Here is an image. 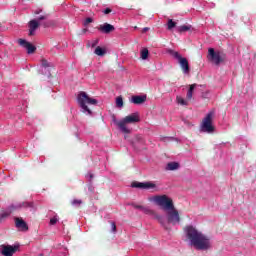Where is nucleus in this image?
Returning a JSON list of instances; mask_svg holds the SVG:
<instances>
[{"mask_svg": "<svg viewBox=\"0 0 256 256\" xmlns=\"http://www.w3.org/2000/svg\"><path fill=\"white\" fill-rule=\"evenodd\" d=\"M186 236L191 245L195 247V249H198V251H207V249L211 247L209 238L193 226L186 227Z\"/></svg>", "mask_w": 256, "mask_h": 256, "instance_id": "1", "label": "nucleus"}, {"mask_svg": "<svg viewBox=\"0 0 256 256\" xmlns=\"http://www.w3.org/2000/svg\"><path fill=\"white\" fill-rule=\"evenodd\" d=\"M91 179H93V175H90Z\"/></svg>", "mask_w": 256, "mask_h": 256, "instance_id": "42", "label": "nucleus"}, {"mask_svg": "<svg viewBox=\"0 0 256 256\" xmlns=\"http://www.w3.org/2000/svg\"><path fill=\"white\" fill-rule=\"evenodd\" d=\"M166 53H168V55H171V57H173L174 59H177V61H179V59L182 57L181 54H179V52L173 49L166 50Z\"/></svg>", "mask_w": 256, "mask_h": 256, "instance_id": "17", "label": "nucleus"}, {"mask_svg": "<svg viewBox=\"0 0 256 256\" xmlns=\"http://www.w3.org/2000/svg\"><path fill=\"white\" fill-rule=\"evenodd\" d=\"M97 43H98V41L94 42V43L92 44V47H95V45H97Z\"/></svg>", "mask_w": 256, "mask_h": 256, "instance_id": "40", "label": "nucleus"}, {"mask_svg": "<svg viewBox=\"0 0 256 256\" xmlns=\"http://www.w3.org/2000/svg\"><path fill=\"white\" fill-rule=\"evenodd\" d=\"M141 119L139 118V113L135 112L126 116L123 120L116 123L117 127L122 131V133L129 134L131 129L127 127L128 123H139Z\"/></svg>", "mask_w": 256, "mask_h": 256, "instance_id": "3", "label": "nucleus"}, {"mask_svg": "<svg viewBox=\"0 0 256 256\" xmlns=\"http://www.w3.org/2000/svg\"><path fill=\"white\" fill-rule=\"evenodd\" d=\"M83 33H87V29H84V30H83Z\"/></svg>", "mask_w": 256, "mask_h": 256, "instance_id": "41", "label": "nucleus"}, {"mask_svg": "<svg viewBox=\"0 0 256 256\" xmlns=\"http://www.w3.org/2000/svg\"><path fill=\"white\" fill-rule=\"evenodd\" d=\"M134 209H140L141 211L143 210V206L141 205H137V204H133Z\"/></svg>", "mask_w": 256, "mask_h": 256, "instance_id": "37", "label": "nucleus"}, {"mask_svg": "<svg viewBox=\"0 0 256 256\" xmlns=\"http://www.w3.org/2000/svg\"><path fill=\"white\" fill-rule=\"evenodd\" d=\"M147 31H149V27L143 28L142 33H147Z\"/></svg>", "mask_w": 256, "mask_h": 256, "instance_id": "38", "label": "nucleus"}, {"mask_svg": "<svg viewBox=\"0 0 256 256\" xmlns=\"http://www.w3.org/2000/svg\"><path fill=\"white\" fill-rule=\"evenodd\" d=\"M131 187H133L134 189H155L157 187V185H155V183H153V182L134 181V182H132Z\"/></svg>", "mask_w": 256, "mask_h": 256, "instance_id": "9", "label": "nucleus"}, {"mask_svg": "<svg viewBox=\"0 0 256 256\" xmlns=\"http://www.w3.org/2000/svg\"><path fill=\"white\" fill-rule=\"evenodd\" d=\"M45 19H47V14H44V15L39 16V17L36 19V21H38V23H39V21H45Z\"/></svg>", "mask_w": 256, "mask_h": 256, "instance_id": "30", "label": "nucleus"}, {"mask_svg": "<svg viewBox=\"0 0 256 256\" xmlns=\"http://www.w3.org/2000/svg\"><path fill=\"white\" fill-rule=\"evenodd\" d=\"M97 29H98V31H100V33L109 35V33H113V31H115V26H113L109 23H104V24H101Z\"/></svg>", "mask_w": 256, "mask_h": 256, "instance_id": "11", "label": "nucleus"}, {"mask_svg": "<svg viewBox=\"0 0 256 256\" xmlns=\"http://www.w3.org/2000/svg\"><path fill=\"white\" fill-rule=\"evenodd\" d=\"M43 10H36L35 12H34V15H39V13H41Z\"/></svg>", "mask_w": 256, "mask_h": 256, "instance_id": "39", "label": "nucleus"}, {"mask_svg": "<svg viewBox=\"0 0 256 256\" xmlns=\"http://www.w3.org/2000/svg\"><path fill=\"white\" fill-rule=\"evenodd\" d=\"M111 228L113 233L117 231V225L115 224V222H111Z\"/></svg>", "mask_w": 256, "mask_h": 256, "instance_id": "35", "label": "nucleus"}, {"mask_svg": "<svg viewBox=\"0 0 256 256\" xmlns=\"http://www.w3.org/2000/svg\"><path fill=\"white\" fill-rule=\"evenodd\" d=\"M178 63L183 71V73H189L190 68H189V61L187 60V58H183L181 57L179 60H178Z\"/></svg>", "mask_w": 256, "mask_h": 256, "instance_id": "14", "label": "nucleus"}, {"mask_svg": "<svg viewBox=\"0 0 256 256\" xmlns=\"http://www.w3.org/2000/svg\"><path fill=\"white\" fill-rule=\"evenodd\" d=\"M142 212L145 213L146 215H153V211L149 208H146L143 206Z\"/></svg>", "mask_w": 256, "mask_h": 256, "instance_id": "29", "label": "nucleus"}, {"mask_svg": "<svg viewBox=\"0 0 256 256\" xmlns=\"http://www.w3.org/2000/svg\"><path fill=\"white\" fill-rule=\"evenodd\" d=\"M213 115L214 112L211 111L203 119L201 131H203L204 133H213L215 131V127L213 126Z\"/></svg>", "mask_w": 256, "mask_h": 256, "instance_id": "5", "label": "nucleus"}, {"mask_svg": "<svg viewBox=\"0 0 256 256\" xmlns=\"http://www.w3.org/2000/svg\"><path fill=\"white\" fill-rule=\"evenodd\" d=\"M18 43L21 47H24V49L27 50L28 55H31L35 53V51H37V47H35V45L31 44L25 39H19Z\"/></svg>", "mask_w": 256, "mask_h": 256, "instance_id": "10", "label": "nucleus"}, {"mask_svg": "<svg viewBox=\"0 0 256 256\" xmlns=\"http://www.w3.org/2000/svg\"><path fill=\"white\" fill-rule=\"evenodd\" d=\"M89 23H93V18H86L84 21V26L87 27V25H89Z\"/></svg>", "mask_w": 256, "mask_h": 256, "instance_id": "31", "label": "nucleus"}, {"mask_svg": "<svg viewBox=\"0 0 256 256\" xmlns=\"http://www.w3.org/2000/svg\"><path fill=\"white\" fill-rule=\"evenodd\" d=\"M195 87H197V84L190 85L186 95L188 101H191V99H193V91H195Z\"/></svg>", "mask_w": 256, "mask_h": 256, "instance_id": "19", "label": "nucleus"}, {"mask_svg": "<svg viewBox=\"0 0 256 256\" xmlns=\"http://www.w3.org/2000/svg\"><path fill=\"white\" fill-rule=\"evenodd\" d=\"M177 27V23L174 22L172 19L168 20V30L171 31V29Z\"/></svg>", "mask_w": 256, "mask_h": 256, "instance_id": "25", "label": "nucleus"}, {"mask_svg": "<svg viewBox=\"0 0 256 256\" xmlns=\"http://www.w3.org/2000/svg\"><path fill=\"white\" fill-rule=\"evenodd\" d=\"M94 53L95 55H98V57H103L104 55H106L107 50H105V48H102L101 46H97Z\"/></svg>", "mask_w": 256, "mask_h": 256, "instance_id": "18", "label": "nucleus"}, {"mask_svg": "<svg viewBox=\"0 0 256 256\" xmlns=\"http://www.w3.org/2000/svg\"><path fill=\"white\" fill-rule=\"evenodd\" d=\"M14 221L17 229H20V231H29V226L27 225V222L23 220V218L16 217L14 218Z\"/></svg>", "mask_w": 256, "mask_h": 256, "instance_id": "12", "label": "nucleus"}, {"mask_svg": "<svg viewBox=\"0 0 256 256\" xmlns=\"http://www.w3.org/2000/svg\"><path fill=\"white\" fill-rule=\"evenodd\" d=\"M113 10H111V8H106L103 13L104 15H109V13H111Z\"/></svg>", "mask_w": 256, "mask_h": 256, "instance_id": "36", "label": "nucleus"}, {"mask_svg": "<svg viewBox=\"0 0 256 256\" xmlns=\"http://www.w3.org/2000/svg\"><path fill=\"white\" fill-rule=\"evenodd\" d=\"M0 253L3 256H13L17 251H19V246L18 245H1L0 246Z\"/></svg>", "mask_w": 256, "mask_h": 256, "instance_id": "7", "label": "nucleus"}, {"mask_svg": "<svg viewBox=\"0 0 256 256\" xmlns=\"http://www.w3.org/2000/svg\"><path fill=\"white\" fill-rule=\"evenodd\" d=\"M42 67H51V65L49 64V62L45 59L42 60Z\"/></svg>", "mask_w": 256, "mask_h": 256, "instance_id": "34", "label": "nucleus"}, {"mask_svg": "<svg viewBox=\"0 0 256 256\" xmlns=\"http://www.w3.org/2000/svg\"><path fill=\"white\" fill-rule=\"evenodd\" d=\"M133 143H140L141 145H143V143H145V141L143 140V137L141 135H136Z\"/></svg>", "mask_w": 256, "mask_h": 256, "instance_id": "23", "label": "nucleus"}, {"mask_svg": "<svg viewBox=\"0 0 256 256\" xmlns=\"http://www.w3.org/2000/svg\"><path fill=\"white\" fill-rule=\"evenodd\" d=\"M20 207H30V208H34L35 205L33 202H24L22 203V205H20Z\"/></svg>", "mask_w": 256, "mask_h": 256, "instance_id": "28", "label": "nucleus"}, {"mask_svg": "<svg viewBox=\"0 0 256 256\" xmlns=\"http://www.w3.org/2000/svg\"><path fill=\"white\" fill-rule=\"evenodd\" d=\"M154 203L161 207L165 211H170V209H174L175 205L173 204V199H171L167 195H157L153 197Z\"/></svg>", "mask_w": 256, "mask_h": 256, "instance_id": "4", "label": "nucleus"}, {"mask_svg": "<svg viewBox=\"0 0 256 256\" xmlns=\"http://www.w3.org/2000/svg\"><path fill=\"white\" fill-rule=\"evenodd\" d=\"M167 221L172 225H177V223L181 221V218L179 217V211L175 210V208L170 209V211L167 213Z\"/></svg>", "mask_w": 256, "mask_h": 256, "instance_id": "8", "label": "nucleus"}, {"mask_svg": "<svg viewBox=\"0 0 256 256\" xmlns=\"http://www.w3.org/2000/svg\"><path fill=\"white\" fill-rule=\"evenodd\" d=\"M208 60H210L211 63H214V65H221L223 61H225V54L217 51L215 52V49L209 48L208 49Z\"/></svg>", "mask_w": 256, "mask_h": 256, "instance_id": "6", "label": "nucleus"}, {"mask_svg": "<svg viewBox=\"0 0 256 256\" xmlns=\"http://www.w3.org/2000/svg\"><path fill=\"white\" fill-rule=\"evenodd\" d=\"M116 106L119 107V108L123 107V97L118 96L116 98Z\"/></svg>", "mask_w": 256, "mask_h": 256, "instance_id": "26", "label": "nucleus"}, {"mask_svg": "<svg viewBox=\"0 0 256 256\" xmlns=\"http://www.w3.org/2000/svg\"><path fill=\"white\" fill-rule=\"evenodd\" d=\"M78 103L83 113L91 115L93 112L87 105H97V99L89 97V95H87L85 92H80L78 95Z\"/></svg>", "mask_w": 256, "mask_h": 256, "instance_id": "2", "label": "nucleus"}, {"mask_svg": "<svg viewBox=\"0 0 256 256\" xmlns=\"http://www.w3.org/2000/svg\"><path fill=\"white\" fill-rule=\"evenodd\" d=\"M9 215H11V212H3L0 216V221H5Z\"/></svg>", "mask_w": 256, "mask_h": 256, "instance_id": "27", "label": "nucleus"}, {"mask_svg": "<svg viewBox=\"0 0 256 256\" xmlns=\"http://www.w3.org/2000/svg\"><path fill=\"white\" fill-rule=\"evenodd\" d=\"M57 221H59L56 217L50 219V225H57Z\"/></svg>", "mask_w": 256, "mask_h": 256, "instance_id": "33", "label": "nucleus"}, {"mask_svg": "<svg viewBox=\"0 0 256 256\" xmlns=\"http://www.w3.org/2000/svg\"><path fill=\"white\" fill-rule=\"evenodd\" d=\"M147 101V96H132L130 102L134 105H143Z\"/></svg>", "mask_w": 256, "mask_h": 256, "instance_id": "15", "label": "nucleus"}, {"mask_svg": "<svg viewBox=\"0 0 256 256\" xmlns=\"http://www.w3.org/2000/svg\"><path fill=\"white\" fill-rule=\"evenodd\" d=\"M83 203V201L79 200V199H74L72 201V205H81Z\"/></svg>", "mask_w": 256, "mask_h": 256, "instance_id": "32", "label": "nucleus"}, {"mask_svg": "<svg viewBox=\"0 0 256 256\" xmlns=\"http://www.w3.org/2000/svg\"><path fill=\"white\" fill-rule=\"evenodd\" d=\"M176 101L179 105H189V103L187 102V100L183 99V97L181 96H177L176 97Z\"/></svg>", "mask_w": 256, "mask_h": 256, "instance_id": "22", "label": "nucleus"}, {"mask_svg": "<svg viewBox=\"0 0 256 256\" xmlns=\"http://www.w3.org/2000/svg\"><path fill=\"white\" fill-rule=\"evenodd\" d=\"M140 57L141 59H143V61H145L146 59L149 58V49L147 48H143L140 52Z\"/></svg>", "mask_w": 256, "mask_h": 256, "instance_id": "20", "label": "nucleus"}, {"mask_svg": "<svg viewBox=\"0 0 256 256\" xmlns=\"http://www.w3.org/2000/svg\"><path fill=\"white\" fill-rule=\"evenodd\" d=\"M156 218L158 219L159 223L164 227V229H169V227H167L165 225V218L163 216H156Z\"/></svg>", "mask_w": 256, "mask_h": 256, "instance_id": "24", "label": "nucleus"}, {"mask_svg": "<svg viewBox=\"0 0 256 256\" xmlns=\"http://www.w3.org/2000/svg\"><path fill=\"white\" fill-rule=\"evenodd\" d=\"M28 27H29V36L33 37V35H35V31L39 29V21H37L36 19L30 20L28 22Z\"/></svg>", "mask_w": 256, "mask_h": 256, "instance_id": "13", "label": "nucleus"}, {"mask_svg": "<svg viewBox=\"0 0 256 256\" xmlns=\"http://www.w3.org/2000/svg\"><path fill=\"white\" fill-rule=\"evenodd\" d=\"M191 30V26H187V25H182L180 27H178V32L179 33H185L187 31Z\"/></svg>", "mask_w": 256, "mask_h": 256, "instance_id": "21", "label": "nucleus"}, {"mask_svg": "<svg viewBox=\"0 0 256 256\" xmlns=\"http://www.w3.org/2000/svg\"><path fill=\"white\" fill-rule=\"evenodd\" d=\"M179 169V163L170 162L166 165V171H177Z\"/></svg>", "mask_w": 256, "mask_h": 256, "instance_id": "16", "label": "nucleus"}]
</instances>
